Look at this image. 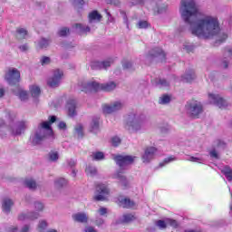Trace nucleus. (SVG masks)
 Returning <instances> with one entry per match:
<instances>
[{
    "instance_id": "f257e3e1",
    "label": "nucleus",
    "mask_w": 232,
    "mask_h": 232,
    "mask_svg": "<svg viewBox=\"0 0 232 232\" xmlns=\"http://www.w3.org/2000/svg\"><path fill=\"white\" fill-rule=\"evenodd\" d=\"M179 14L184 23L189 25L192 35L199 39H213L218 35L219 43L227 39V34L220 31L218 18L200 13L195 0H181Z\"/></svg>"
},
{
    "instance_id": "f03ea898",
    "label": "nucleus",
    "mask_w": 232,
    "mask_h": 232,
    "mask_svg": "<svg viewBox=\"0 0 232 232\" xmlns=\"http://www.w3.org/2000/svg\"><path fill=\"white\" fill-rule=\"evenodd\" d=\"M57 121V117L50 116L49 121H42L39 123L36 131L31 136L32 144L34 146L41 144L42 140H44L47 137L53 135V130H52V124Z\"/></svg>"
},
{
    "instance_id": "7ed1b4c3",
    "label": "nucleus",
    "mask_w": 232,
    "mask_h": 232,
    "mask_svg": "<svg viewBox=\"0 0 232 232\" xmlns=\"http://www.w3.org/2000/svg\"><path fill=\"white\" fill-rule=\"evenodd\" d=\"M5 117L9 121L8 130L11 135H21L28 128V121H19L17 125L14 124L17 114L14 111H5Z\"/></svg>"
},
{
    "instance_id": "20e7f679",
    "label": "nucleus",
    "mask_w": 232,
    "mask_h": 232,
    "mask_svg": "<svg viewBox=\"0 0 232 232\" xmlns=\"http://www.w3.org/2000/svg\"><path fill=\"white\" fill-rule=\"evenodd\" d=\"M144 121L136 114H129L126 118L125 129L129 130V133H139L142 130Z\"/></svg>"
},
{
    "instance_id": "39448f33",
    "label": "nucleus",
    "mask_w": 232,
    "mask_h": 232,
    "mask_svg": "<svg viewBox=\"0 0 232 232\" xmlns=\"http://www.w3.org/2000/svg\"><path fill=\"white\" fill-rule=\"evenodd\" d=\"M186 112L189 117L197 118L202 111H204V106L202 102L198 101L188 102L186 106Z\"/></svg>"
},
{
    "instance_id": "423d86ee",
    "label": "nucleus",
    "mask_w": 232,
    "mask_h": 232,
    "mask_svg": "<svg viewBox=\"0 0 232 232\" xmlns=\"http://www.w3.org/2000/svg\"><path fill=\"white\" fill-rule=\"evenodd\" d=\"M5 79L11 86L19 84L21 82V72L17 68L10 67L5 72Z\"/></svg>"
},
{
    "instance_id": "0eeeda50",
    "label": "nucleus",
    "mask_w": 232,
    "mask_h": 232,
    "mask_svg": "<svg viewBox=\"0 0 232 232\" xmlns=\"http://www.w3.org/2000/svg\"><path fill=\"white\" fill-rule=\"evenodd\" d=\"M110 195V188L106 184L99 183L96 185L95 194H94V200L97 202L104 201Z\"/></svg>"
},
{
    "instance_id": "6e6552de",
    "label": "nucleus",
    "mask_w": 232,
    "mask_h": 232,
    "mask_svg": "<svg viewBox=\"0 0 232 232\" xmlns=\"http://www.w3.org/2000/svg\"><path fill=\"white\" fill-rule=\"evenodd\" d=\"M80 90L85 93H90L91 92H99L101 90V83L95 81H84L79 83Z\"/></svg>"
},
{
    "instance_id": "1a4fd4ad",
    "label": "nucleus",
    "mask_w": 232,
    "mask_h": 232,
    "mask_svg": "<svg viewBox=\"0 0 232 232\" xmlns=\"http://www.w3.org/2000/svg\"><path fill=\"white\" fill-rule=\"evenodd\" d=\"M64 72L61 69H56L53 71V76L48 79L47 84L51 88H57L61 84V81H63V76Z\"/></svg>"
},
{
    "instance_id": "9d476101",
    "label": "nucleus",
    "mask_w": 232,
    "mask_h": 232,
    "mask_svg": "<svg viewBox=\"0 0 232 232\" xmlns=\"http://www.w3.org/2000/svg\"><path fill=\"white\" fill-rule=\"evenodd\" d=\"M124 108V103L122 102H114L111 104L103 105L102 111L105 114L115 113V111H119Z\"/></svg>"
},
{
    "instance_id": "9b49d317",
    "label": "nucleus",
    "mask_w": 232,
    "mask_h": 232,
    "mask_svg": "<svg viewBox=\"0 0 232 232\" xmlns=\"http://www.w3.org/2000/svg\"><path fill=\"white\" fill-rule=\"evenodd\" d=\"M157 154V148L155 147H147L144 150V154L142 155V162L145 164H150L153 159H155V155Z\"/></svg>"
},
{
    "instance_id": "f8f14e48",
    "label": "nucleus",
    "mask_w": 232,
    "mask_h": 232,
    "mask_svg": "<svg viewBox=\"0 0 232 232\" xmlns=\"http://www.w3.org/2000/svg\"><path fill=\"white\" fill-rule=\"evenodd\" d=\"M114 160L120 168H125V166H130V164H133V161L135 160L134 157L131 156H121L118 155L114 157Z\"/></svg>"
},
{
    "instance_id": "ddd939ff",
    "label": "nucleus",
    "mask_w": 232,
    "mask_h": 232,
    "mask_svg": "<svg viewBox=\"0 0 232 232\" xmlns=\"http://www.w3.org/2000/svg\"><path fill=\"white\" fill-rule=\"evenodd\" d=\"M208 101H210L211 104H215L218 108H226L227 106V102L218 94L209 93Z\"/></svg>"
},
{
    "instance_id": "4468645a",
    "label": "nucleus",
    "mask_w": 232,
    "mask_h": 232,
    "mask_svg": "<svg viewBox=\"0 0 232 232\" xmlns=\"http://www.w3.org/2000/svg\"><path fill=\"white\" fill-rule=\"evenodd\" d=\"M148 59H154V57H160V60L161 61V63L163 61H166V53H164V51H162V49L156 47L154 49H152L149 54H148Z\"/></svg>"
},
{
    "instance_id": "2eb2a0df",
    "label": "nucleus",
    "mask_w": 232,
    "mask_h": 232,
    "mask_svg": "<svg viewBox=\"0 0 232 232\" xmlns=\"http://www.w3.org/2000/svg\"><path fill=\"white\" fill-rule=\"evenodd\" d=\"M76 108L77 102H75V100H69L67 102L68 115L70 117H75V115H77V111H75Z\"/></svg>"
},
{
    "instance_id": "dca6fc26",
    "label": "nucleus",
    "mask_w": 232,
    "mask_h": 232,
    "mask_svg": "<svg viewBox=\"0 0 232 232\" xmlns=\"http://www.w3.org/2000/svg\"><path fill=\"white\" fill-rule=\"evenodd\" d=\"M18 218L20 220H35L39 218V213L37 212H27L21 214Z\"/></svg>"
},
{
    "instance_id": "f3484780",
    "label": "nucleus",
    "mask_w": 232,
    "mask_h": 232,
    "mask_svg": "<svg viewBox=\"0 0 232 232\" xmlns=\"http://www.w3.org/2000/svg\"><path fill=\"white\" fill-rule=\"evenodd\" d=\"M99 121H100L99 117L92 118V121L89 128V130L91 133H95V134L99 133L100 131Z\"/></svg>"
},
{
    "instance_id": "a211bd4d",
    "label": "nucleus",
    "mask_w": 232,
    "mask_h": 232,
    "mask_svg": "<svg viewBox=\"0 0 232 232\" xmlns=\"http://www.w3.org/2000/svg\"><path fill=\"white\" fill-rule=\"evenodd\" d=\"M12 206H14V201L12 199L5 198L2 201V209L4 213H9L12 209Z\"/></svg>"
},
{
    "instance_id": "6ab92c4d",
    "label": "nucleus",
    "mask_w": 232,
    "mask_h": 232,
    "mask_svg": "<svg viewBox=\"0 0 232 232\" xmlns=\"http://www.w3.org/2000/svg\"><path fill=\"white\" fill-rule=\"evenodd\" d=\"M102 19V14H99L97 11H92L89 14V23H101Z\"/></svg>"
},
{
    "instance_id": "aec40b11",
    "label": "nucleus",
    "mask_w": 232,
    "mask_h": 232,
    "mask_svg": "<svg viewBox=\"0 0 232 232\" xmlns=\"http://www.w3.org/2000/svg\"><path fill=\"white\" fill-rule=\"evenodd\" d=\"M74 222H80L81 224H86L88 222V216L84 213H76L72 215Z\"/></svg>"
},
{
    "instance_id": "412c9836",
    "label": "nucleus",
    "mask_w": 232,
    "mask_h": 232,
    "mask_svg": "<svg viewBox=\"0 0 232 232\" xmlns=\"http://www.w3.org/2000/svg\"><path fill=\"white\" fill-rule=\"evenodd\" d=\"M115 88H117V84L113 82L100 84V90L103 92H112Z\"/></svg>"
},
{
    "instance_id": "4be33fe9",
    "label": "nucleus",
    "mask_w": 232,
    "mask_h": 232,
    "mask_svg": "<svg viewBox=\"0 0 232 232\" xmlns=\"http://www.w3.org/2000/svg\"><path fill=\"white\" fill-rule=\"evenodd\" d=\"M111 63L110 62H96L92 64V70H102V68H110Z\"/></svg>"
},
{
    "instance_id": "5701e85b",
    "label": "nucleus",
    "mask_w": 232,
    "mask_h": 232,
    "mask_svg": "<svg viewBox=\"0 0 232 232\" xmlns=\"http://www.w3.org/2000/svg\"><path fill=\"white\" fill-rule=\"evenodd\" d=\"M121 204L122 205L123 208H126L127 209H131L132 208L135 207V203L133 202V200L130 198L121 199Z\"/></svg>"
},
{
    "instance_id": "b1692460",
    "label": "nucleus",
    "mask_w": 232,
    "mask_h": 232,
    "mask_svg": "<svg viewBox=\"0 0 232 232\" xmlns=\"http://www.w3.org/2000/svg\"><path fill=\"white\" fill-rule=\"evenodd\" d=\"M117 179L119 180V184L123 188V189H126V188L130 186V182H128V179H126V177L121 174H118Z\"/></svg>"
},
{
    "instance_id": "393cba45",
    "label": "nucleus",
    "mask_w": 232,
    "mask_h": 232,
    "mask_svg": "<svg viewBox=\"0 0 232 232\" xmlns=\"http://www.w3.org/2000/svg\"><path fill=\"white\" fill-rule=\"evenodd\" d=\"M14 95H17L21 101H26L28 99V92L18 88L17 92H14Z\"/></svg>"
},
{
    "instance_id": "a878e982",
    "label": "nucleus",
    "mask_w": 232,
    "mask_h": 232,
    "mask_svg": "<svg viewBox=\"0 0 232 232\" xmlns=\"http://www.w3.org/2000/svg\"><path fill=\"white\" fill-rule=\"evenodd\" d=\"M16 34L17 39H26V36L28 35V31L24 28H18L16 29Z\"/></svg>"
},
{
    "instance_id": "bb28decb",
    "label": "nucleus",
    "mask_w": 232,
    "mask_h": 232,
    "mask_svg": "<svg viewBox=\"0 0 232 232\" xmlns=\"http://www.w3.org/2000/svg\"><path fill=\"white\" fill-rule=\"evenodd\" d=\"M135 220V216L133 214H124L121 218L123 224H130Z\"/></svg>"
},
{
    "instance_id": "cd10ccee",
    "label": "nucleus",
    "mask_w": 232,
    "mask_h": 232,
    "mask_svg": "<svg viewBox=\"0 0 232 232\" xmlns=\"http://www.w3.org/2000/svg\"><path fill=\"white\" fill-rule=\"evenodd\" d=\"M85 173L86 175H90V177H95V175H97V168L89 165L85 169Z\"/></svg>"
},
{
    "instance_id": "c85d7f7f",
    "label": "nucleus",
    "mask_w": 232,
    "mask_h": 232,
    "mask_svg": "<svg viewBox=\"0 0 232 232\" xmlns=\"http://www.w3.org/2000/svg\"><path fill=\"white\" fill-rule=\"evenodd\" d=\"M195 79V71L191 70L183 76V81L191 82Z\"/></svg>"
},
{
    "instance_id": "c756f323",
    "label": "nucleus",
    "mask_w": 232,
    "mask_h": 232,
    "mask_svg": "<svg viewBox=\"0 0 232 232\" xmlns=\"http://www.w3.org/2000/svg\"><path fill=\"white\" fill-rule=\"evenodd\" d=\"M223 175L227 179V180H232V169L228 166H226L222 169Z\"/></svg>"
},
{
    "instance_id": "7c9ffc66",
    "label": "nucleus",
    "mask_w": 232,
    "mask_h": 232,
    "mask_svg": "<svg viewBox=\"0 0 232 232\" xmlns=\"http://www.w3.org/2000/svg\"><path fill=\"white\" fill-rule=\"evenodd\" d=\"M66 184H68V181L64 179V178L56 179L54 180L55 188H63V186H66Z\"/></svg>"
},
{
    "instance_id": "2f4dec72",
    "label": "nucleus",
    "mask_w": 232,
    "mask_h": 232,
    "mask_svg": "<svg viewBox=\"0 0 232 232\" xmlns=\"http://www.w3.org/2000/svg\"><path fill=\"white\" fill-rule=\"evenodd\" d=\"M30 92H31L32 97H37L38 95H41V88H39V86H36V85L31 86Z\"/></svg>"
},
{
    "instance_id": "473e14b6",
    "label": "nucleus",
    "mask_w": 232,
    "mask_h": 232,
    "mask_svg": "<svg viewBox=\"0 0 232 232\" xmlns=\"http://www.w3.org/2000/svg\"><path fill=\"white\" fill-rule=\"evenodd\" d=\"M50 39H46V38H42L39 42H38V46L39 48L43 49V48H48V46H50Z\"/></svg>"
},
{
    "instance_id": "72a5a7b5",
    "label": "nucleus",
    "mask_w": 232,
    "mask_h": 232,
    "mask_svg": "<svg viewBox=\"0 0 232 232\" xmlns=\"http://www.w3.org/2000/svg\"><path fill=\"white\" fill-rule=\"evenodd\" d=\"M24 184H25L26 188H28L29 189H35V188H37V183H35V180H34L32 179H25Z\"/></svg>"
},
{
    "instance_id": "f704fd0d",
    "label": "nucleus",
    "mask_w": 232,
    "mask_h": 232,
    "mask_svg": "<svg viewBox=\"0 0 232 232\" xmlns=\"http://www.w3.org/2000/svg\"><path fill=\"white\" fill-rule=\"evenodd\" d=\"M170 102L171 98L167 94L162 95L159 100L160 104H169Z\"/></svg>"
},
{
    "instance_id": "c9c22d12",
    "label": "nucleus",
    "mask_w": 232,
    "mask_h": 232,
    "mask_svg": "<svg viewBox=\"0 0 232 232\" xmlns=\"http://www.w3.org/2000/svg\"><path fill=\"white\" fill-rule=\"evenodd\" d=\"M49 160L57 162V160H59V152L53 150L49 152Z\"/></svg>"
},
{
    "instance_id": "e433bc0d",
    "label": "nucleus",
    "mask_w": 232,
    "mask_h": 232,
    "mask_svg": "<svg viewBox=\"0 0 232 232\" xmlns=\"http://www.w3.org/2000/svg\"><path fill=\"white\" fill-rule=\"evenodd\" d=\"M92 160H104V153L98 151V152H94L92 155Z\"/></svg>"
},
{
    "instance_id": "4c0bfd02",
    "label": "nucleus",
    "mask_w": 232,
    "mask_h": 232,
    "mask_svg": "<svg viewBox=\"0 0 232 232\" xmlns=\"http://www.w3.org/2000/svg\"><path fill=\"white\" fill-rule=\"evenodd\" d=\"M137 28H140V29L150 28V23H148V21L146 20H140L137 24Z\"/></svg>"
},
{
    "instance_id": "58836bf2",
    "label": "nucleus",
    "mask_w": 232,
    "mask_h": 232,
    "mask_svg": "<svg viewBox=\"0 0 232 232\" xmlns=\"http://www.w3.org/2000/svg\"><path fill=\"white\" fill-rule=\"evenodd\" d=\"M157 84L159 88H168V86H169V82L165 79H160Z\"/></svg>"
},
{
    "instance_id": "ea45409f",
    "label": "nucleus",
    "mask_w": 232,
    "mask_h": 232,
    "mask_svg": "<svg viewBox=\"0 0 232 232\" xmlns=\"http://www.w3.org/2000/svg\"><path fill=\"white\" fill-rule=\"evenodd\" d=\"M122 66H123L124 70H131L133 68V63H131L128 60H125L122 63Z\"/></svg>"
},
{
    "instance_id": "a19ab883",
    "label": "nucleus",
    "mask_w": 232,
    "mask_h": 232,
    "mask_svg": "<svg viewBox=\"0 0 232 232\" xmlns=\"http://www.w3.org/2000/svg\"><path fill=\"white\" fill-rule=\"evenodd\" d=\"M186 160H189L190 162H198V164H202V162L204 161V159L190 156L189 158L186 159Z\"/></svg>"
},
{
    "instance_id": "79ce46f5",
    "label": "nucleus",
    "mask_w": 232,
    "mask_h": 232,
    "mask_svg": "<svg viewBox=\"0 0 232 232\" xmlns=\"http://www.w3.org/2000/svg\"><path fill=\"white\" fill-rule=\"evenodd\" d=\"M68 34H70V29L66 27L60 29V31L58 32V35H60V37H66Z\"/></svg>"
},
{
    "instance_id": "37998d69",
    "label": "nucleus",
    "mask_w": 232,
    "mask_h": 232,
    "mask_svg": "<svg viewBox=\"0 0 232 232\" xmlns=\"http://www.w3.org/2000/svg\"><path fill=\"white\" fill-rule=\"evenodd\" d=\"M75 132L77 133L79 139L82 138L84 135L82 132V125H77L75 127Z\"/></svg>"
},
{
    "instance_id": "c03bdc74",
    "label": "nucleus",
    "mask_w": 232,
    "mask_h": 232,
    "mask_svg": "<svg viewBox=\"0 0 232 232\" xmlns=\"http://www.w3.org/2000/svg\"><path fill=\"white\" fill-rule=\"evenodd\" d=\"M48 227V223L44 220H42L38 224V229L39 231H43L44 229H46Z\"/></svg>"
},
{
    "instance_id": "a18cd8bd",
    "label": "nucleus",
    "mask_w": 232,
    "mask_h": 232,
    "mask_svg": "<svg viewBox=\"0 0 232 232\" xmlns=\"http://www.w3.org/2000/svg\"><path fill=\"white\" fill-rule=\"evenodd\" d=\"M40 63L42 66H46V64H50L51 63L50 57H47V56L42 57L40 60Z\"/></svg>"
},
{
    "instance_id": "49530a36",
    "label": "nucleus",
    "mask_w": 232,
    "mask_h": 232,
    "mask_svg": "<svg viewBox=\"0 0 232 232\" xmlns=\"http://www.w3.org/2000/svg\"><path fill=\"white\" fill-rule=\"evenodd\" d=\"M111 144L112 146H114V148H117V146H119V144H121V138L115 136L111 139Z\"/></svg>"
},
{
    "instance_id": "de8ad7c7",
    "label": "nucleus",
    "mask_w": 232,
    "mask_h": 232,
    "mask_svg": "<svg viewBox=\"0 0 232 232\" xmlns=\"http://www.w3.org/2000/svg\"><path fill=\"white\" fill-rule=\"evenodd\" d=\"M34 208L36 211H43L44 209V205L39 201L34 202Z\"/></svg>"
},
{
    "instance_id": "09e8293b",
    "label": "nucleus",
    "mask_w": 232,
    "mask_h": 232,
    "mask_svg": "<svg viewBox=\"0 0 232 232\" xmlns=\"http://www.w3.org/2000/svg\"><path fill=\"white\" fill-rule=\"evenodd\" d=\"M166 224L168 223L164 220H158L156 222V226H158L160 229H166Z\"/></svg>"
},
{
    "instance_id": "8fccbe9b",
    "label": "nucleus",
    "mask_w": 232,
    "mask_h": 232,
    "mask_svg": "<svg viewBox=\"0 0 232 232\" xmlns=\"http://www.w3.org/2000/svg\"><path fill=\"white\" fill-rule=\"evenodd\" d=\"M72 5L76 8H81V6H82V5H84V0H72Z\"/></svg>"
},
{
    "instance_id": "3c124183",
    "label": "nucleus",
    "mask_w": 232,
    "mask_h": 232,
    "mask_svg": "<svg viewBox=\"0 0 232 232\" xmlns=\"http://www.w3.org/2000/svg\"><path fill=\"white\" fill-rule=\"evenodd\" d=\"M173 160H175V158H167L164 160L163 162L160 163V167L162 168L163 166H166V164H169V162H173Z\"/></svg>"
},
{
    "instance_id": "603ef678",
    "label": "nucleus",
    "mask_w": 232,
    "mask_h": 232,
    "mask_svg": "<svg viewBox=\"0 0 232 232\" xmlns=\"http://www.w3.org/2000/svg\"><path fill=\"white\" fill-rule=\"evenodd\" d=\"M167 224H169V226H171L172 227H178L179 226L177 220L175 219H167Z\"/></svg>"
},
{
    "instance_id": "864d4df0",
    "label": "nucleus",
    "mask_w": 232,
    "mask_h": 232,
    "mask_svg": "<svg viewBox=\"0 0 232 232\" xmlns=\"http://www.w3.org/2000/svg\"><path fill=\"white\" fill-rule=\"evenodd\" d=\"M76 28H78L79 30H82V32H90V27H86V28H84L83 26H82V24H76Z\"/></svg>"
},
{
    "instance_id": "5fc2aeb1",
    "label": "nucleus",
    "mask_w": 232,
    "mask_h": 232,
    "mask_svg": "<svg viewBox=\"0 0 232 232\" xmlns=\"http://www.w3.org/2000/svg\"><path fill=\"white\" fill-rule=\"evenodd\" d=\"M98 213L102 217L108 213V208L102 207L98 209Z\"/></svg>"
},
{
    "instance_id": "6e6d98bb",
    "label": "nucleus",
    "mask_w": 232,
    "mask_h": 232,
    "mask_svg": "<svg viewBox=\"0 0 232 232\" xmlns=\"http://www.w3.org/2000/svg\"><path fill=\"white\" fill-rule=\"evenodd\" d=\"M209 155L212 159H218V153L216 150H210Z\"/></svg>"
},
{
    "instance_id": "4d7b16f0",
    "label": "nucleus",
    "mask_w": 232,
    "mask_h": 232,
    "mask_svg": "<svg viewBox=\"0 0 232 232\" xmlns=\"http://www.w3.org/2000/svg\"><path fill=\"white\" fill-rule=\"evenodd\" d=\"M67 163H68V166H70V168H75L77 161L74 160H68Z\"/></svg>"
},
{
    "instance_id": "13d9d810",
    "label": "nucleus",
    "mask_w": 232,
    "mask_h": 232,
    "mask_svg": "<svg viewBox=\"0 0 232 232\" xmlns=\"http://www.w3.org/2000/svg\"><path fill=\"white\" fill-rule=\"evenodd\" d=\"M225 55H228L229 57H232V48L231 47L225 48Z\"/></svg>"
},
{
    "instance_id": "bf43d9fd",
    "label": "nucleus",
    "mask_w": 232,
    "mask_h": 232,
    "mask_svg": "<svg viewBox=\"0 0 232 232\" xmlns=\"http://www.w3.org/2000/svg\"><path fill=\"white\" fill-rule=\"evenodd\" d=\"M59 130H66V123L64 121H61L58 124Z\"/></svg>"
},
{
    "instance_id": "052dcab7",
    "label": "nucleus",
    "mask_w": 232,
    "mask_h": 232,
    "mask_svg": "<svg viewBox=\"0 0 232 232\" xmlns=\"http://www.w3.org/2000/svg\"><path fill=\"white\" fill-rule=\"evenodd\" d=\"M21 52H28V44H23L19 46Z\"/></svg>"
},
{
    "instance_id": "680f3d73",
    "label": "nucleus",
    "mask_w": 232,
    "mask_h": 232,
    "mask_svg": "<svg viewBox=\"0 0 232 232\" xmlns=\"http://www.w3.org/2000/svg\"><path fill=\"white\" fill-rule=\"evenodd\" d=\"M107 15H108V22L109 23H113L114 19L111 17V14H110V12H108V10H105Z\"/></svg>"
},
{
    "instance_id": "e2e57ef3",
    "label": "nucleus",
    "mask_w": 232,
    "mask_h": 232,
    "mask_svg": "<svg viewBox=\"0 0 232 232\" xmlns=\"http://www.w3.org/2000/svg\"><path fill=\"white\" fill-rule=\"evenodd\" d=\"M30 231V226L24 225L20 232H29Z\"/></svg>"
},
{
    "instance_id": "0e129e2a",
    "label": "nucleus",
    "mask_w": 232,
    "mask_h": 232,
    "mask_svg": "<svg viewBox=\"0 0 232 232\" xmlns=\"http://www.w3.org/2000/svg\"><path fill=\"white\" fill-rule=\"evenodd\" d=\"M85 232H97V230H95V228H93L92 227H87L85 228Z\"/></svg>"
},
{
    "instance_id": "69168bd1",
    "label": "nucleus",
    "mask_w": 232,
    "mask_h": 232,
    "mask_svg": "<svg viewBox=\"0 0 232 232\" xmlns=\"http://www.w3.org/2000/svg\"><path fill=\"white\" fill-rule=\"evenodd\" d=\"M185 50H187L188 53L193 52L194 47L192 45H185Z\"/></svg>"
},
{
    "instance_id": "338daca9",
    "label": "nucleus",
    "mask_w": 232,
    "mask_h": 232,
    "mask_svg": "<svg viewBox=\"0 0 232 232\" xmlns=\"http://www.w3.org/2000/svg\"><path fill=\"white\" fill-rule=\"evenodd\" d=\"M104 224V220L102 218L96 220V226H102Z\"/></svg>"
},
{
    "instance_id": "774afa93",
    "label": "nucleus",
    "mask_w": 232,
    "mask_h": 232,
    "mask_svg": "<svg viewBox=\"0 0 232 232\" xmlns=\"http://www.w3.org/2000/svg\"><path fill=\"white\" fill-rule=\"evenodd\" d=\"M5 95V89H0V97H4Z\"/></svg>"
}]
</instances>
